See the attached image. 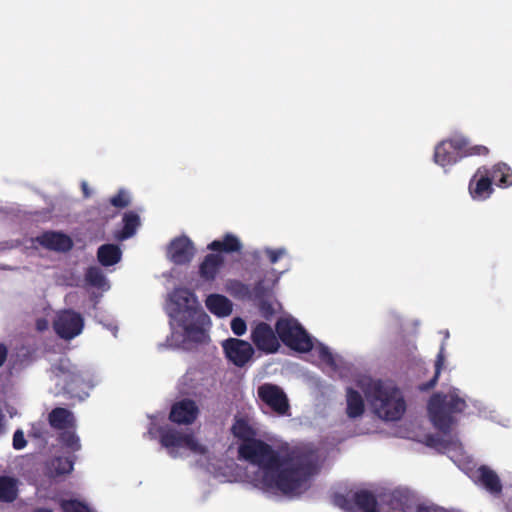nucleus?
I'll list each match as a JSON object with an SVG mask.
<instances>
[{
	"label": "nucleus",
	"instance_id": "1",
	"mask_svg": "<svg viewBox=\"0 0 512 512\" xmlns=\"http://www.w3.org/2000/svg\"><path fill=\"white\" fill-rule=\"evenodd\" d=\"M231 433L241 441L239 458L262 470L261 482L266 489L296 495L316 473V457L310 449L293 447L281 455L271 445L256 438V430L244 418L235 419Z\"/></svg>",
	"mask_w": 512,
	"mask_h": 512
},
{
	"label": "nucleus",
	"instance_id": "2",
	"mask_svg": "<svg viewBox=\"0 0 512 512\" xmlns=\"http://www.w3.org/2000/svg\"><path fill=\"white\" fill-rule=\"evenodd\" d=\"M468 407L459 390L453 388L448 393H433L428 401L427 410L433 426L443 434H449L457 423V415Z\"/></svg>",
	"mask_w": 512,
	"mask_h": 512
},
{
	"label": "nucleus",
	"instance_id": "3",
	"mask_svg": "<svg viewBox=\"0 0 512 512\" xmlns=\"http://www.w3.org/2000/svg\"><path fill=\"white\" fill-rule=\"evenodd\" d=\"M363 391L375 413L386 421H397L406 411L405 400L396 386L381 380H370Z\"/></svg>",
	"mask_w": 512,
	"mask_h": 512
},
{
	"label": "nucleus",
	"instance_id": "4",
	"mask_svg": "<svg viewBox=\"0 0 512 512\" xmlns=\"http://www.w3.org/2000/svg\"><path fill=\"white\" fill-rule=\"evenodd\" d=\"M276 333L288 348L306 353L313 348V342L307 331L293 318H279L275 325Z\"/></svg>",
	"mask_w": 512,
	"mask_h": 512
},
{
	"label": "nucleus",
	"instance_id": "5",
	"mask_svg": "<svg viewBox=\"0 0 512 512\" xmlns=\"http://www.w3.org/2000/svg\"><path fill=\"white\" fill-rule=\"evenodd\" d=\"M160 443L168 449L172 457L178 456V449L185 448L197 455H205L208 453L206 446L199 443L194 434L182 433L175 429L161 428Z\"/></svg>",
	"mask_w": 512,
	"mask_h": 512
},
{
	"label": "nucleus",
	"instance_id": "6",
	"mask_svg": "<svg viewBox=\"0 0 512 512\" xmlns=\"http://www.w3.org/2000/svg\"><path fill=\"white\" fill-rule=\"evenodd\" d=\"M84 328L82 315L72 309H65L57 313L53 321L55 333L64 340H72L80 335Z\"/></svg>",
	"mask_w": 512,
	"mask_h": 512
},
{
	"label": "nucleus",
	"instance_id": "7",
	"mask_svg": "<svg viewBox=\"0 0 512 512\" xmlns=\"http://www.w3.org/2000/svg\"><path fill=\"white\" fill-rule=\"evenodd\" d=\"M466 147L464 136H454L441 141L434 150V161L442 166H451L463 158L462 150Z\"/></svg>",
	"mask_w": 512,
	"mask_h": 512
},
{
	"label": "nucleus",
	"instance_id": "8",
	"mask_svg": "<svg viewBox=\"0 0 512 512\" xmlns=\"http://www.w3.org/2000/svg\"><path fill=\"white\" fill-rule=\"evenodd\" d=\"M259 399L278 415H288L289 400L282 388L275 384L264 383L257 389Z\"/></svg>",
	"mask_w": 512,
	"mask_h": 512
},
{
	"label": "nucleus",
	"instance_id": "9",
	"mask_svg": "<svg viewBox=\"0 0 512 512\" xmlns=\"http://www.w3.org/2000/svg\"><path fill=\"white\" fill-rule=\"evenodd\" d=\"M250 339L255 347L265 354L276 353L280 347L276 329L273 330L266 322H258L252 327Z\"/></svg>",
	"mask_w": 512,
	"mask_h": 512
},
{
	"label": "nucleus",
	"instance_id": "10",
	"mask_svg": "<svg viewBox=\"0 0 512 512\" xmlns=\"http://www.w3.org/2000/svg\"><path fill=\"white\" fill-rule=\"evenodd\" d=\"M222 348L227 360L240 368L250 362L255 354L251 343L238 338L224 340Z\"/></svg>",
	"mask_w": 512,
	"mask_h": 512
},
{
	"label": "nucleus",
	"instance_id": "11",
	"mask_svg": "<svg viewBox=\"0 0 512 512\" xmlns=\"http://www.w3.org/2000/svg\"><path fill=\"white\" fill-rule=\"evenodd\" d=\"M172 303L176 306L179 318H208L207 314L196 305L194 294L187 288H176L170 295Z\"/></svg>",
	"mask_w": 512,
	"mask_h": 512
},
{
	"label": "nucleus",
	"instance_id": "12",
	"mask_svg": "<svg viewBox=\"0 0 512 512\" xmlns=\"http://www.w3.org/2000/svg\"><path fill=\"white\" fill-rule=\"evenodd\" d=\"M194 255V244L187 236L176 237L167 247V257L175 265L189 264Z\"/></svg>",
	"mask_w": 512,
	"mask_h": 512
},
{
	"label": "nucleus",
	"instance_id": "13",
	"mask_svg": "<svg viewBox=\"0 0 512 512\" xmlns=\"http://www.w3.org/2000/svg\"><path fill=\"white\" fill-rule=\"evenodd\" d=\"M494 192L493 183L489 176V168L481 166L470 179L469 193L475 200H485Z\"/></svg>",
	"mask_w": 512,
	"mask_h": 512
},
{
	"label": "nucleus",
	"instance_id": "14",
	"mask_svg": "<svg viewBox=\"0 0 512 512\" xmlns=\"http://www.w3.org/2000/svg\"><path fill=\"white\" fill-rule=\"evenodd\" d=\"M33 242L47 250L56 252H68L73 247L72 239L67 234L60 231H44L42 234L36 236Z\"/></svg>",
	"mask_w": 512,
	"mask_h": 512
},
{
	"label": "nucleus",
	"instance_id": "15",
	"mask_svg": "<svg viewBox=\"0 0 512 512\" xmlns=\"http://www.w3.org/2000/svg\"><path fill=\"white\" fill-rule=\"evenodd\" d=\"M199 408L194 400L185 398L171 407L169 419L177 424H192L198 417Z\"/></svg>",
	"mask_w": 512,
	"mask_h": 512
},
{
	"label": "nucleus",
	"instance_id": "16",
	"mask_svg": "<svg viewBox=\"0 0 512 512\" xmlns=\"http://www.w3.org/2000/svg\"><path fill=\"white\" fill-rule=\"evenodd\" d=\"M474 482L493 496L502 493L503 485L499 475L487 465H481L476 469Z\"/></svg>",
	"mask_w": 512,
	"mask_h": 512
},
{
	"label": "nucleus",
	"instance_id": "17",
	"mask_svg": "<svg viewBox=\"0 0 512 512\" xmlns=\"http://www.w3.org/2000/svg\"><path fill=\"white\" fill-rule=\"evenodd\" d=\"M224 262L225 259L223 255L208 253L199 264V278L205 283L214 282L220 270L223 268Z\"/></svg>",
	"mask_w": 512,
	"mask_h": 512
},
{
	"label": "nucleus",
	"instance_id": "18",
	"mask_svg": "<svg viewBox=\"0 0 512 512\" xmlns=\"http://www.w3.org/2000/svg\"><path fill=\"white\" fill-rule=\"evenodd\" d=\"M207 249L215 252L214 254H232L240 253L243 249V245L236 235L226 233L221 239H216L210 242L207 245Z\"/></svg>",
	"mask_w": 512,
	"mask_h": 512
},
{
	"label": "nucleus",
	"instance_id": "19",
	"mask_svg": "<svg viewBox=\"0 0 512 512\" xmlns=\"http://www.w3.org/2000/svg\"><path fill=\"white\" fill-rule=\"evenodd\" d=\"M207 318H179V325L183 328L184 336L196 343H202L206 337L205 330L201 326Z\"/></svg>",
	"mask_w": 512,
	"mask_h": 512
},
{
	"label": "nucleus",
	"instance_id": "20",
	"mask_svg": "<svg viewBox=\"0 0 512 512\" xmlns=\"http://www.w3.org/2000/svg\"><path fill=\"white\" fill-rule=\"evenodd\" d=\"M48 423L56 430H66L75 426V417L67 408L56 407L48 414Z\"/></svg>",
	"mask_w": 512,
	"mask_h": 512
},
{
	"label": "nucleus",
	"instance_id": "21",
	"mask_svg": "<svg viewBox=\"0 0 512 512\" xmlns=\"http://www.w3.org/2000/svg\"><path fill=\"white\" fill-rule=\"evenodd\" d=\"M207 309L218 317H226L232 313V302L224 295L211 294L205 301Z\"/></svg>",
	"mask_w": 512,
	"mask_h": 512
},
{
	"label": "nucleus",
	"instance_id": "22",
	"mask_svg": "<svg viewBox=\"0 0 512 512\" xmlns=\"http://www.w3.org/2000/svg\"><path fill=\"white\" fill-rule=\"evenodd\" d=\"M346 414L350 419H355L363 415L365 404L362 395L355 389L348 387L346 389Z\"/></svg>",
	"mask_w": 512,
	"mask_h": 512
},
{
	"label": "nucleus",
	"instance_id": "23",
	"mask_svg": "<svg viewBox=\"0 0 512 512\" xmlns=\"http://www.w3.org/2000/svg\"><path fill=\"white\" fill-rule=\"evenodd\" d=\"M489 176L492 183L499 187L512 185V170L506 163L500 162L489 168Z\"/></svg>",
	"mask_w": 512,
	"mask_h": 512
},
{
	"label": "nucleus",
	"instance_id": "24",
	"mask_svg": "<svg viewBox=\"0 0 512 512\" xmlns=\"http://www.w3.org/2000/svg\"><path fill=\"white\" fill-rule=\"evenodd\" d=\"M121 250L117 245L104 244L98 248L97 259L102 266H112L121 259Z\"/></svg>",
	"mask_w": 512,
	"mask_h": 512
},
{
	"label": "nucleus",
	"instance_id": "25",
	"mask_svg": "<svg viewBox=\"0 0 512 512\" xmlns=\"http://www.w3.org/2000/svg\"><path fill=\"white\" fill-rule=\"evenodd\" d=\"M18 496V480L10 476H0V502L12 503Z\"/></svg>",
	"mask_w": 512,
	"mask_h": 512
},
{
	"label": "nucleus",
	"instance_id": "26",
	"mask_svg": "<svg viewBox=\"0 0 512 512\" xmlns=\"http://www.w3.org/2000/svg\"><path fill=\"white\" fill-rule=\"evenodd\" d=\"M353 504L363 512L377 511V499L368 490H359L352 494Z\"/></svg>",
	"mask_w": 512,
	"mask_h": 512
},
{
	"label": "nucleus",
	"instance_id": "27",
	"mask_svg": "<svg viewBox=\"0 0 512 512\" xmlns=\"http://www.w3.org/2000/svg\"><path fill=\"white\" fill-rule=\"evenodd\" d=\"M85 283L93 288H97L99 290H108L109 283L104 275L102 269L98 266H90L86 269L84 274Z\"/></svg>",
	"mask_w": 512,
	"mask_h": 512
},
{
	"label": "nucleus",
	"instance_id": "28",
	"mask_svg": "<svg viewBox=\"0 0 512 512\" xmlns=\"http://www.w3.org/2000/svg\"><path fill=\"white\" fill-rule=\"evenodd\" d=\"M444 363H445L444 347L441 346L440 351L437 354L436 360H435L434 376L429 381L422 383L418 386V389L421 392L430 391L436 386L438 379L440 377L441 371L443 369Z\"/></svg>",
	"mask_w": 512,
	"mask_h": 512
},
{
	"label": "nucleus",
	"instance_id": "29",
	"mask_svg": "<svg viewBox=\"0 0 512 512\" xmlns=\"http://www.w3.org/2000/svg\"><path fill=\"white\" fill-rule=\"evenodd\" d=\"M59 441L72 451H78L81 448L79 437L75 432L67 431V429L59 434Z\"/></svg>",
	"mask_w": 512,
	"mask_h": 512
},
{
	"label": "nucleus",
	"instance_id": "30",
	"mask_svg": "<svg viewBox=\"0 0 512 512\" xmlns=\"http://www.w3.org/2000/svg\"><path fill=\"white\" fill-rule=\"evenodd\" d=\"M51 466L54 470V474L57 476L70 473L73 469V463L67 458L62 457L54 458L51 462Z\"/></svg>",
	"mask_w": 512,
	"mask_h": 512
},
{
	"label": "nucleus",
	"instance_id": "31",
	"mask_svg": "<svg viewBox=\"0 0 512 512\" xmlns=\"http://www.w3.org/2000/svg\"><path fill=\"white\" fill-rule=\"evenodd\" d=\"M466 147L462 150V156H487L489 154L488 147L484 145H471L470 141L465 137Z\"/></svg>",
	"mask_w": 512,
	"mask_h": 512
},
{
	"label": "nucleus",
	"instance_id": "32",
	"mask_svg": "<svg viewBox=\"0 0 512 512\" xmlns=\"http://www.w3.org/2000/svg\"><path fill=\"white\" fill-rule=\"evenodd\" d=\"M425 444L428 447L434 448L438 451L446 450L450 446V442L447 440H444L442 437L438 435H426L425 437Z\"/></svg>",
	"mask_w": 512,
	"mask_h": 512
},
{
	"label": "nucleus",
	"instance_id": "33",
	"mask_svg": "<svg viewBox=\"0 0 512 512\" xmlns=\"http://www.w3.org/2000/svg\"><path fill=\"white\" fill-rule=\"evenodd\" d=\"M229 288L230 291L237 296L246 297L250 294L249 286L239 280L230 281Z\"/></svg>",
	"mask_w": 512,
	"mask_h": 512
},
{
	"label": "nucleus",
	"instance_id": "34",
	"mask_svg": "<svg viewBox=\"0 0 512 512\" xmlns=\"http://www.w3.org/2000/svg\"><path fill=\"white\" fill-rule=\"evenodd\" d=\"M259 312L266 320H271L276 313L274 305L268 300H261L259 303Z\"/></svg>",
	"mask_w": 512,
	"mask_h": 512
},
{
	"label": "nucleus",
	"instance_id": "35",
	"mask_svg": "<svg viewBox=\"0 0 512 512\" xmlns=\"http://www.w3.org/2000/svg\"><path fill=\"white\" fill-rule=\"evenodd\" d=\"M62 509L64 512H90L86 506L78 500H67L62 503Z\"/></svg>",
	"mask_w": 512,
	"mask_h": 512
},
{
	"label": "nucleus",
	"instance_id": "36",
	"mask_svg": "<svg viewBox=\"0 0 512 512\" xmlns=\"http://www.w3.org/2000/svg\"><path fill=\"white\" fill-rule=\"evenodd\" d=\"M318 357L330 367H335V358L327 346L321 345L318 348Z\"/></svg>",
	"mask_w": 512,
	"mask_h": 512
},
{
	"label": "nucleus",
	"instance_id": "37",
	"mask_svg": "<svg viewBox=\"0 0 512 512\" xmlns=\"http://www.w3.org/2000/svg\"><path fill=\"white\" fill-rule=\"evenodd\" d=\"M231 330L236 336H242L246 333L247 325L241 317H235L231 321Z\"/></svg>",
	"mask_w": 512,
	"mask_h": 512
},
{
	"label": "nucleus",
	"instance_id": "38",
	"mask_svg": "<svg viewBox=\"0 0 512 512\" xmlns=\"http://www.w3.org/2000/svg\"><path fill=\"white\" fill-rule=\"evenodd\" d=\"M286 253H287V251L285 248H277V249L266 248L265 249V254L267 255L269 262L271 264L277 263L283 256L286 255Z\"/></svg>",
	"mask_w": 512,
	"mask_h": 512
},
{
	"label": "nucleus",
	"instance_id": "39",
	"mask_svg": "<svg viewBox=\"0 0 512 512\" xmlns=\"http://www.w3.org/2000/svg\"><path fill=\"white\" fill-rule=\"evenodd\" d=\"M27 444L24 433L21 430H16L13 434V448L16 450L23 449Z\"/></svg>",
	"mask_w": 512,
	"mask_h": 512
},
{
	"label": "nucleus",
	"instance_id": "40",
	"mask_svg": "<svg viewBox=\"0 0 512 512\" xmlns=\"http://www.w3.org/2000/svg\"><path fill=\"white\" fill-rule=\"evenodd\" d=\"M141 226V220L137 213L130 211V238H132L138 228Z\"/></svg>",
	"mask_w": 512,
	"mask_h": 512
},
{
	"label": "nucleus",
	"instance_id": "41",
	"mask_svg": "<svg viewBox=\"0 0 512 512\" xmlns=\"http://www.w3.org/2000/svg\"><path fill=\"white\" fill-rule=\"evenodd\" d=\"M110 203L117 208H123L128 205V200H126L123 196V193L120 192L119 194L110 198Z\"/></svg>",
	"mask_w": 512,
	"mask_h": 512
},
{
	"label": "nucleus",
	"instance_id": "42",
	"mask_svg": "<svg viewBox=\"0 0 512 512\" xmlns=\"http://www.w3.org/2000/svg\"><path fill=\"white\" fill-rule=\"evenodd\" d=\"M253 292L256 298H262L265 295L264 281L259 280L256 282L253 288Z\"/></svg>",
	"mask_w": 512,
	"mask_h": 512
},
{
	"label": "nucleus",
	"instance_id": "43",
	"mask_svg": "<svg viewBox=\"0 0 512 512\" xmlns=\"http://www.w3.org/2000/svg\"><path fill=\"white\" fill-rule=\"evenodd\" d=\"M128 238V212H125L122 216V229H121V239Z\"/></svg>",
	"mask_w": 512,
	"mask_h": 512
},
{
	"label": "nucleus",
	"instance_id": "44",
	"mask_svg": "<svg viewBox=\"0 0 512 512\" xmlns=\"http://www.w3.org/2000/svg\"><path fill=\"white\" fill-rule=\"evenodd\" d=\"M416 512H444V510L439 508V507H431V506L419 505L417 507Z\"/></svg>",
	"mask_w": 512,
	"mask_h": 512
},
{
	"label": "nucleus",
	"instance_id": "45",
	"mask_svg": "<svg viewBox=\"0 0 512 512\" xmlns=\"http://www.w3.org/2000/svg\"><path fill=\"white\" fill-rule=\"evenodd\" d=\"M7 356H8L7 347L3 343H0V367H2L3 364L5 363Z\"/></svg>",
	"mask_w": 512,
	"mask_h": 512
},
{
	"label": "nucleus",
	"instance_id": "46",
	"mask_svg": "<svg viewBox=\"0 0 512 512\" xmlns=\"http://www.w3.org/2000/svg\"><path fill=\"white\" fill-rule=\"evenodd\" d=\"M337 504L347 510H351V507L347 505V499L344 496L337 497Z\"/></svg>",
	"mask_w": 512,
	"mask_h": 512
},
{
	"label": "nucleus",
	"instance_id": "47",
	"mask_svg": "<svg viewBox=\"0 0 512 512\" xmlns=\"http://www.w3.org/2000/svg\"><path fill=\"white\" fill-rule=\"evenodd\" d=\"M47 434V431L42 429H37L35 426H33V436L36 438H43Z\"/></svg>",
	"mask_w": 512,
	"mask_h": 512
},
{
	"label": "nucleus",
	"instance_id": "48",
	"mask_svg": "<svg viewBox=\"0 0 512 512\" xmlns=\"http://www.w3.org/2000/svg\"><path fill=\"white\" fill-rule=\"evenodd\" d=\"M505 509L507 512H512V497H510L506 500Z\"/></svg>",
	"mask_w": 512,
	"mask_h": 512
},
{
	"label": "nucleus",
	"instance_id": "49",
	"mask_svg": "<svg viewBox=\"0 0 512 512\" xmlns=\"http://www.w3.org/2000/svg\"><path fill=\"white\" fill-rule=\"evenodd\" d=\"M82 189H83L84 195L86 197H88L89 196V191H88L87 184L85 182L82 183Z\"/></svg>",
	"mask_w": 512,
	"mask_h": 512
},
{
	"label": "nucleus",
	"instance_id": "50",
	"mask_svg": "<svg viewBox=\"0 0 512 512\" xmlns=\"http://www.w3.org/2000/svg\"><path fill=\"white\" fill-rule=\"evenodd\" d=\"M34 512H53V511L50 509L40 508V509L35 510Z\"/></svg>",
	"mask_w": 512,
	"mask_h": 512
},
{
	"label": "nucleus",
	"instance_id": "51",
	"mask_svg": "<svg viewBox=\"0 0 512 512\" xmlns=\"http://www.w3.org/2000/svg\"><path fill=\"white\" fill-rule=\"evenodd\" d=\"M78 378H79V375H76V374H72V376H71L72 381H76Z\"/></svg>",
	"mask_w": 512,
	"mask_h": 512
},
{
	"label": "nucleus",
	"instance_id": "52",
	"mask_svg": "<svg viewBox=\"0 0 512 512\" xmlns=\"http://www.w3.org/2000/svg\"><path fill=\"white\" fill-rule=\"evenodd\" d=\"M64 389H65V390H67L68 392H70V391H71V388H69V387H68V384H66V385L64 386Z\"/></svg>",
	"mask_w": 512,
	"mask_h": 512
},
{
	"label": "nucleus",
	"instance_id": "53",
	"mask_svg": "<svg viewBox=\"0 0 512 512\" xmlns=\"http://www.w3.org/2000/svg\"><path fill=\"white\" fill-rule=\"evenodd\" d=\"M371 512H380V511L377 510V511H371Z\"/></svg>",
	"mask_w": 512,
	"mask_h": 512
}]
</instances>
